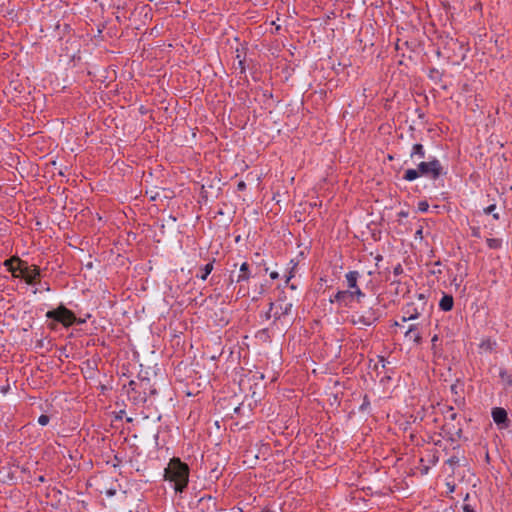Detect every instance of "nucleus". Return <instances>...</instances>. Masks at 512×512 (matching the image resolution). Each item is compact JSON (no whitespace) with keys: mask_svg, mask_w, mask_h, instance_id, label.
I'll use <instances>...</instances> for the list:
<instances>
[{"mask_svg":"<svg viewBox=\"0 0 512 512\" xmlns=\"http://www.w3.org/2000/svg\"><path fill=\"white\" fill-rule=\"evenodd\" d=\"M453 305H454L453 297L448 294H444V296L441 298V300L439 302L440 309L445 312L452 310Z\"/></svg>","mask_w":512,"mask_h":512,"instance_id":"2eb2a0df","label":"nucleus"},{"mask_svg":"<svg viewBox=\"0 0 512 512\" xmlns=\"http://www.w3.org/2000/svg\"><path fill=\"white\" fill-rule=\"evenodd\" d=\"M398 216H399V217H401V218H402V217H407V216H408V212H406V211H400V212L398 213Z\"/></svg>","mask_w":512,"mask_h":512,"instance_id":"ea45409f","label":"nucleus"},{"mask_svg":"<svg viewBox=\"0 0 512 512\" xmlns=\"http://www.w3.org/2000/svg\"><path fill=\"white\" fill-rule=\"evenodd\" d=\"M369 406H370V400H369L368 396L365 395L364 398H363V403L359 407V410L360 411H365V410L368 409Z\"/></svg>","mask_w":512,"mask_h":512,"instance_id":"4be33fe9","label":"nucleus"},{"mask_svg":"<svg viewBox=\"0 0 512 512\" xmlns=\"http://www.w3.org/2000/svg\"><path fill=\"white\" fill-rule=\"evenodd\" d=\"M147 389H149V395L153 396L157 394L156 388H153L150 384L147 386Z\"/></svg>","mask_w":512,"mask_h":512,"instance_id":"72a5a7b5","label":"nucleus"},{"mask_svg":"<svg viewBox=\"0 0 512 512\" xmlns=\"http://www.w3.org/2000/svg\"><path fill=\"white\" fill-rule=\"evenodd\" d=\"M440 75V72L435 68H432L429 72V77L431 79H437L438 77H440Z\"/></svg>","mask_w":512,"mask_h":512,"instance_id":"b1692460","label":"nucleus"},{"mask_svg":"<svg viewBox=\"0 0 512 512\" xmlns=\"http://www.w3.org/2000/svg\"><path fill=\"white\" fill-rule=\"evenodd\" d=\"M46 317L57 323H61L64 327H70L75 324L76 315L63 304H60L57 308L49 310L46 313Z\"/></svg>","mask_w":512,"mask_h":512,"instance_id":"20e7f679","label":"nucleus"},{"mask_svg":"<svg viewBox=\"0 0 512 512\" xmlns=\"http://www.w3.org/2000/svg\"><path fill=\"white\" fill-rule=\"evenodd\" d=\"M499 376L508 386H512V374H510L506 369L501 368Z\"/></svg>","mask_w":512,"mask_h":512,"instance_id":"a211bd4d","label":"nucleus"},{"mask_svg":"<svg viewBox=\"0 0 512 512\" xmlns=\"http://www.w3.org/2000/svg\"><path fill=\"white\" fill-rule=\"evenodd\" d=\"M126 421H127V422H129V423H131V422H133V418L128 417V418L126 419Z\"/></svg>","mask_w":512,"mask_h":512,"instance_id":"49530a36","label":"nucleus"},{"mask_svg":"<svg viewBox=\"0 0 512 512\" xmlns=\"http://www.w3.org/2000/svg\"><path fill=\"white\" fill-rule=\"evenodd\" d=\"M20 276L25 280L28 285L40 283V269L37 266L29 267L27 262L19 267Z\"/></svg>","mask_w":512,"mask_h":512,"instance_id":"0eeeda50","label":"nucleus"},{"mask_svg":"<svg viewBox=\"0 0 512 512\" xmlns=\"http://www.w3.org/2000/svg\"><path fill=\"white\" fill-rule=\"evenodd\" d=\"M380 318V310L378 308L370 307L367 310H364L362 314L358 316L356 319L353 316L351 322L356 324H362L364 326H370L377 322Z\"/></svg>","mask_w":512,"mask_h":512,"instance_id":"423d86ee","label":"nucleus"},{"mask_svg":"<svg viewBox=\"0 0 512 512\" xmlns=\"http://www.w3.org/2000/svg\"><path fill=\"white\" fill-rule=\"evenodd\" d=\"M445 174L446 172L444 171L440 161L436 157L429 156L427 161H420L417 164L416 169H407L403 175V179L410 182L423 176L432 180H437Z\"/></svg>","mask_w":512,"mask_h":512,"instance_id":"f03ea898","label":"nucleus"},{"mask_svg":"<svg viewBox=\"0 0 512 512\" xmlns=\"http://www.w3.org/2000/svg\"><path fill=\"white\" fill-rule=\"evenodd\" d=\"M4 265L7 267L8 271L12 273L13 277H20V275L16 274V271L19 270V267L24 265V261L18 256H13L5 260Z\"/></svg>","mask_w":512,"mask_h":512,"instance_id":"9d476101","label":"nucleus"},{"mask_svg":"<svg viewBox=\"0 0 512 512\" xmlns=\"http://www.w3.org/2000/svg\"><path fill=\"white\" fill-rule=\"evenodd\" d=\"M90 317H91V314H86L85 317H82V318L76 317L75 324H84V323H86L87 319H89Z\"/></svg>","mask_w":512,"mask_h":512,"instance_id":"393cba45","label":"nucleus"},{"mask_svg":"<svg viewBox=\"0 0 512 512\" xmlns=\"http://www.w3.org/2000/svg\"><path fill=\"white\" fill-rule=\"evenodd\" d=\"M229 280H230V283H231V284H232V283H233V281H234V279H233V277H232V276H230V279H229Z\"/></svg>","mask_w":512,"mask_h":512,"instance_id":"603ef678","label":"nucleus"},{"mask_svg":"<svg viewBox=\"0 0 512 512\" xmlns=\"http://www.w3.org/2000/svg\"><path fill=\"white\" fill-rule=\"evenodd\" d=\"M463 512H476L475 509L472 507V505L468 503H464L463 505Z\"/></svg>","mask_w":512,"mask_h":512,"instance_id":"c85d7f7f","label":"nucleus"},{"mask_svg":"<svg viewBox=\"0 0 512 512\" xmlns=\"http://www.w3.org/2000/svg\"><path fill=\"white\" fill-rule=\"evenodd\" d=\"M486 243L491 249H499L501 247V240L497 238H487Z\"/></svg>","mask_w":512,"mask_h":512,"instance_id":"6ab92c4d","label":"nucleus"},{"mask_svg":"<svg viewBox=\"0 0 512 512\" xmlns=\"http://www.w3.org/2000/svg\"><path fill=\"white\" fill-rule=\"evenodd\" d=\"M198 506L201 507L203 511L214 512L216 510V499L210 495L203 496L198 500Z\"/></svg>","mask_w":512,"mask_h":512,"instance_id":"9b49d317","label":"nucleus"},{"mask_svg":"<svg viewBox=\"0 0 512 512\" xmlns=\"http://www.w3.org/2000/svg\"><path fill=\"white\" fill-rule=\"evenodd\" d=\"M278 277H279L278 272L273 271V272L270 273V278L271 279H277Z\"/></svg>","mask_w":512,"mask_h":512,"instance_id":"58836bf2","label":"nucleus"},{"mask_svg":"<svg viewBox=\"0 0 512 512\" xmlns=\"http://www.w3.org/2000/svg\"><path fill=\"white\" fill-rule=\"evenodd\" d=\"M393 273H394L395 276H398V275L402 274L403 273L402 265L401 264H397L394 267Z\"/></svg>","mask_w":512,"mask_h":512,"instance_id":"a878e982","label":"nucleus"},{"mask_svg":"<svg viewBox=\"0 0 512 512\" xmlns=\"http://www.w3.org/2000/svg\"><path fill=\"white\" fill-rule=\"evenodd\" d=\"M493 218L497 220V219H499V215L498 214H493Z\"/></svg>","mask_w":512,"mask_h":512,"instance_id":"09e8293b","label":"nucleus"},{"mask_svg":"<svg viewBox=\"0 0 512 512\" xmlns=\"http://www.w3.org/2000/svg\"><path fill=\"white\" fill-rule=\"evenodd\" d=\"M375 259H376L377 261H381V260H382V256H381V255H378Z\"/></svg>","mask_w":512,"mask_h":512,"instance_id":"a18cd8bd","label":"nucleus"},{"mask_svg":"<svg viewBox=\"0 0 512 512\" xmlns=\"http://www.w3.org/2000/svg\"><path fill=\"white\" fill-rule=\"evenodd\" d=\"M39 480H40V481H44V477H43V476H41V477L39 478Z\"/></svg>","mask_w":512,"mask_h":512,"instance_id":"864d4df0","label":"nucleus"},{"mask_svg":"<svg viewBox=\"0 0 512 512\" xmlns=\"http://www.w3.org/2000/svg\"><path fill=\"white\" fill-rule=\"evenodd\" d=\"M292 272H293V269L290 271L289 275L287 276V279H286V282H287V283H288V282H289V280L293 277Z\"/></svg>","mask_w":512,"mask_h":512,"instance_id":"79ce46f5","label":"nucleus"},{"mask_svg":"<svg viewBox=\"0 0 512 512\" xmlns=\"http://www.w3.org/2000/svg\"><path fill=\"white\" fill-rule=\"evenodd\" d=\"M293 304L291 302H287L285 299H278L277 302H270V310H274L273 312V325H276L280 322L283 325H289L292 323L291 312H292Z\"/></svg>","mask_w":512,"mask_h":512,"instance_id":"7ed1b4c3","label":"nucleus"},{"mask_svg":"<svg viewBox=\"0 0 512 512\" xmlns=\"http://www.w3.org/2000/svg\"><path fill=\"white\" fill-rule=\"evenodd\" d=\"M439 340V337L438 335H434L431 339V342H432V348L435 349L436 348V343L437 341Z\"/></svg>","mask_w":512,"mask_h":512,"instance_id":"473e14b6","label":"nucleus"},{"mask_svg":"<svg viewBox=\"0 0 512 512\" xmlns=\"http://www.w3.org/2000/svg\"><path fill=\"white\" fill-rule=\"evenodd\" d=\"M238 66L241 69V73H244L245 72L244 60H239Z\"/></svg>","mask_w":512,"mask_h":512,"instance_id":"c9c22d12","label":"nucleus"},{"mask_svg":"<svg viewBox=\"0 0 512 512\" xmlns=\"http://www.w3.org/2000/svg\"><path fill=\"white\" fill-rule=\"evenodd\" d=\"M125 414V410H120L117 415H116V419H122L123 416Z\"/></svg>","mask_w":512,"mask_h":512,"instance_id":"e433bc0d","label":"nucleus"},{"mask_svg":"<svg viewBox=\"0 0 512 512\" xmlns=\"http://www.w3.org/2000/svg\"><path fill=\"white\" fill-rule=\"evenodd\" d=\"M214 262H215V259L213 258L212 261H210L209 263H207L206 265H204L203 267L200 268V273H198L196 275V277L200 278L201 280H206L207 277L209 276V274L212 272L213 270V265H214Z\"/></svg>","mask_w":512,"mask_h":512,"instance_id":"dca6fc26","label":"nucleus"},{"mask_svg":"<svg viewBox=\"0 0 512 512\" xmlns=\"http://www.w3.org/2000/svg\"><path fill=\"white\" fill-rule=\"evenodd\" d=\"M353 298L349 290H339L333 297L330 298V302H337L340 306L351 307Z\"/></svg>","mask_w":512,"mask_h":512,"instance_id":"6e6552de","label":"nucleus"},{"mask_svg":"<svg viewBox=\"0 0 512 512\" xmlns=\"http://www.w3.org/2000/svg\"><path fill=\"white\" fill-rule=\"evenodd\" d=\"M189 474L190 468L188 464L181 461L178 457H173L164 470V479L174 483L175 492L182 493L188 486Z\"/></svg>","mask_w":512,"mask_h":512,"instance_id":"f257e3e1","label":"nucleus"},{"mask_svg":"<svg viewBox=\"0 0 512 512\" xmlns=\"http://www.w3.org/2000/svg\"><path fill=\"white\" fill-rule=\"evenodd\" d=\"M415 238H419V239H422L423 238V228L420 227L416 232H415Z\"/></svg>","mask_w":512,"mask_h":512,"instance_id":"2f4dec72","label":"nucleus"},{"mask_svg":"<svg viewBox=\"0 0 512 512\" xmlns=\"http://www.w3.org/2000/svg\"><path fill=\"white\" fill-rule=\"evenodd\" d=\"M492 418L497 425L508 427L509 418L507 411L502 407H495L492 409Z\"/></svg>","mask_w":512,"mask_h":512,"instance_id":"1a4fd4ad","label":"nucleus"},{"mask_svg":"<svg viewBox=\"0 0 512 512\" xmlns=\"http://www.w3.org/2000/svg\"><path fill=\"white\" fill-rule=\"evenodd\" d=\"M468 499H469V494L467 493V494H466V496H465V498H464V502H467V501H468Z\"/></svg>","mask_w":512,"mask_h":512,"instance_id":"de8ad7c7","label":"nucleus"},{"mask_svg":"<svg viewBox=\"0 0 512 512\" xmlns=\"http://www.w3.org/2000/svg\"><path fill=\"white\" fill-rule=\"evenodd\" d=\"M405 336L409 337V339L413 340V342L417 345L422 343V336L419 332H417V327L415 325H411L408 330L405 332Z\"/></svg>","mask_w":512,"mask_h":512,"instance_id":"4468645a","label":"nucleus"},{"mask_svg":"<svg viewBox=\"0 0 512 512\" xmlns=\"http://www.w3.org/2000/svg\"><path fill=\"white\" fill-rule=\"evenodd\" d=\"M455 435H456V437H457V438H461V436H462V429H461V428H459V429L455 432Z\"/></svg>","mask_w":512,"mask_h":512,"instance_id":"a19ab883","label":"nucleus"},{"mask_svg":"<svg viewBox=\"0 0 512 512\" xmlns=\"http://www.w3.org/2000/svg\"><path fill=\"white\" fill-rule=\"evenodd\" d=\"M428 208H429V204L427 203V201H421L418 203L419 211L426 212V211H428Z\"/></svg>","mask_w":512,"mask_h":512,"instance_id":"5701e85b","label":"nucleus"},{"mask_svg":"<svg viewBox=\"0 0 512 512\" xmlns=\"http://www.w3.org/2000/svg\"><path fill=\"white\" fill-rule=\"evenodd\" d=\"M456 416H457L456 413H452L450 417H451L452 420H454L456 418Z\"/></svg>","mask_w":512,"mask_h":512,"instance_id":"c03bdc74","label":"nucleus"},{"mask_svg":"<svg viewBox=\"0 0 512 512\" xmlns=\"http://www.w3.org/2000/svg\"><path fill=\"white\" fill-rule=\"evenodd\" d=\"M426 157V150L421 143H416L412 146L410 152L411 160L416 163V161L424 159Z\"/></svg>","mask_w":512,"mask_h":512,"instance_id":"f8f14e48","label":"nucleus"},{"mask_svg":"<svg viewBox=\"0 0 512 512\" xmlns=\"http://www.w3.org/2000/svg\"><path fill=\"white\" fill-rule=\"evenodd\" d=\"M448 487H449V492H453V491H454V489H455V486H454V485L450 486V485L448 484Z\"/></svg>","mask_w":512,"mask_h":512,"instance_id":"37998d69","label":"nucleus"},{"mask_svg":"<svg viewBox=\"0 0 512 512\" xmlns=\"http://www.w3.org/2000/svg\"><path fill=\"white\" fill-rule=\"evenodd\" d=\"M49 327H50L51 329H54V328H55V325H54L53 323H50V324H49Z\"/></svg>","mask_w":512,"mask_h":512,"instance_id":"8fccbe9b","label":"nucleus"},{"mask_svg":"<svg viewBox=\"0 0 512 512\" xmlns=\"http://www.w3.org/2000/svg\"><path fill=\"white\" fill-rule=\"evenodd\" d=\"M418 316H419V313L415 312V313L410 314L409 316H404L402 320H403V322H405L408 320L416 319V318H418Z\"/></svg>","mask_w":512,"mask_h":512,"instance_id":"cd10ccee","label":"nucleus"},{"mask_svg":"<svg viewBox=\"0 0 512 512\" xmlns=\"http://www.w3.org/2000/svg\"><path fill=\"white\" fill-rule=\"evenodd\" d=\"M349 291H350V293H351V297L353 298V300H354V299H356V301H357L358 303H360V302H361V299H362L363 297H365V294H364V292H362V290L360 289V287H359V288H357V289H354V290H349Z\"/></svg>","mask_w":512,"mask_h":512,"instance_id":"aec40b11","label":"nucleus"},{"mask_svg":"<svg viewBox=\"0 0 512 512\" xmlns=\"http://www.w3.org/2000/svg\"><path fill=\"white\" fill-rule=\"evenodd\" d=\"M250 277H251V272H250V269H249V264L244 262L240 266V274L238 275L236 281L237 282L247 281V280L250 279Z\"/></svg>","mask_w":512,"mask_h":512,"instance_id":"f3484780","label":"nucleus"},{"mask_svg":"<svg viewBox=\"0 0 512 512\" xmlns=\"http://www.w3.org/2000/svg\"><path fill=\"white\" fill-rule=\"evenodd\" d=\"M273 312H274V310H270V308H269L268 311L265 312V314H264L265 320H270L271 318H273Z\"/></svg>","mask_w":512,"mask_h":512,"instance_id":"c756f323","label":"nucleus"},{"mask_svg":"<svg viewBox=\"0 0 512 512\" xmlns=\"http://www.w3.org/2000/svg\"><path fill=\"white\" fill-rule=\"evenodd\" d=\"M50 417L48 415L42 414L38 417V423L42 426H45L49 423Z\"/></svg>","mask_w":512,"mask_h":512,"instance_id":"412c9836","label":"nucleus"},{"mask_svg":"<svg viewBox=\"0 0 512 512\" xmlns=\"http://www.w3.org/2000/svg\"><path fill=\"white\" fill-rule=\"evenodd\" d=\"M246 188V184L241 181L238 183V190H244Z\"/></svg>","mask_w":512,"mask_h":512,"instance_id":"4c0bfd02","label":"nucleus"},{"mask_svg":"<svg viewBox=\"0 0 512 512\" xmlns=\"http://www.w3.org/2000/svg\"><path fill=\"white\" fill-rule=\"evenodd\" d=\"M458 462H459V459H458V457H457V456H452V457H450V458L446 461V463H447V464H449V465H451V466L458 464Z\"/></svg>","mask_w":512,"mask_h":512,"instance_id":"bb28decb","label":"nucleus"},{"mask_svg":"<svg viewBox=\"0 0 512 512\" xmlns=\"http://www.w3.org/2000/svg\"><path fill=\"white\" fill-rule=\"evenodd\" d=\"M147 386H149L148 378L141 379L139 383L131 380L128 390L129 399L136 405L144 404L147 401Z\"/></svg>","mask_w":512,"mask_h":512,"instance_id":"39448f33","label":"nucleus"},{"mask_svg":"<svg viewBox=\"0 0 512 512\" xmlns=\"http://www.w3.org/2000/svg\"><path fill=\"white\" fill-rule=\"evenodd\" d=\"M473 235H474V236H478V232L474 230V231H473Z\"/></svg>","mask_w":512,"mask_h":512,"instance_id":"3c124183","label":"nucleus"},{"mask_svg":"<svg viewBox=\"0 0 512 512\" xmlns=\"http://www.w3.org/2000/svg\"><path fill=\"white\" fill-rule=\"evenodd\" d=\"M495 208H496V205H495V204H492V205H490V206L486 207V208L484 209V212H485L486 214H490V213H492V212L495 210Z\"/></svg>","mask_w":512,"mask_h":512,"instance_id":"7c9ffc66","label":"nucleus"},{"mask_svg":"<svg viewBox=\"0 0 512 512\" xmlns=\"http://www.w3.org/2000/svg\"><path fill=\"white\" fill-rule=\"evenodd\" d=\"M42 287L43 290L45 291H50V287H49V284L47 282H44V283H39Z\"/></svg>","mask_w":512,"mask_h":512,"instance_id":"f704fd0d","label":"nucleus"},{"mask_svg":"<svg viewBox=\"0 0 512 512\" xmlns=\"http://www.w3.org/2000/svg\"><path fill=\"white\" fill-rule=\"evenodd\" d=\"M360 277V273L358 271H349L346 275V281H347V290H354L359 288L358 286V279Z\"/></svg>","mask_w":512,"mask_h":512,"instance_id":"ddd939ff","label":"nucleus"}]
</instances>
